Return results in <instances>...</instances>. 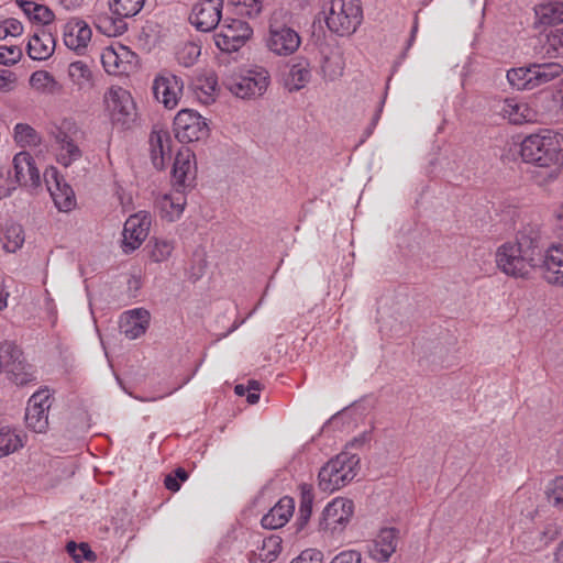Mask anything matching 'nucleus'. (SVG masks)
Masks as SVG:
<instances>
[{
  "instance_id": "2eb2a0df",
  "label": "nucleus",
  "mask_w": 563,
  "mask_h": 563,
  "mask_svg": "<svg viewBox=\"0 0 563 563\" xmlns=\"http://www.w3.org/2000/svg\"><path fill=\"white\" fill-rule=\"evenodd\" d=\"M47 189L59 211L67 212L76 205L75 194L71 187L58 174L57 169L51 167L44 174Z\"/></svg>"
},
{
  "instance_id": "c03bdc74",
  "label": "nucleus",
  "mask_w": 563,
  "mask_h": 563,
  "mask_svg": "<svg viewBox=\"0 0 563 563\" xmlns=\"http://www.w3.org/2000/svg\"><path fill=\"white\" fill-rule=\"evenodd\" d=\"M543 49L550 57L563 55V29L554 30L547 35Z\"/></svg>"
},
{
  "instance_id": "ea45409f",
  "label": "nucleus",
  "mask_w": 563,
  "mask_h": 563,
  "mask_svg": "<svg viewBox=\"0 0 563 563\" xmlns=\"http://www.w3.org/2000/svg\"><path fill=\"white\" fill-rule=\"evenodd\" d=\"M534 14L537 21L543 25L562 23L556 1L544 2L536 5Z\"/></svg>"
},
{
  "instance_id": "7c9ffc66",
  "label": "nucleus",
  "mask_w": 563,
  "mask_h": 563,
  "mask_svg": "<svg viewBox=\"0 0 563 563\" xmlns=\"http://www.w3.org/2000/svg\"><path fill=\"white\" fill-rule=\"evenodd\" d=\"M67 75L78 92L87 93L95 87V76L90 67L82 60L68 65Z\"/></svg>"
},
{
  "instance_id": "864d4df0",
  "label": "nucleus",
  "mask_w": 563,
  "mask_h": 563,
  "mask_svg": "<svg viewBox=\"0 0 563 563\" xmlns=\"http://www.w3.org/2000/svg\"><path fill=\"white\" fill-rule=\"evenodd\" d=\"M32 19L41 22L42 24H48L54 19V13L43 4H36L33 7Z\"/></svg>"
},
{
  "instance_id": "f704fd0d",
  "label": "nucleus",
  "mask_w": 563,
  "mask_h": 563,
  "mask_svg": "<svg viewBox=\"0 0 563 563\" xmlns=\"http://www.w3.org/2000/svg\"><path fill=\"white\" fill-rule=\"evenodd\" d=\"M311 78V70L307 60H299L294 64L286 79L289 91H297L303 88Z\"/></svg>"
},
{
  "instance_id": "7ed1b4c3",
  "label": "nucleus",
  "mask_w": 563,
  "mask_h": 563,
  "mask_svg": "<svg viewBox=\"0 0 563 563\" xmlns=\"http://www.w3.org/2000/svg\"><path fill=\"white\" fill-rule=\"evenodd\" d=\"M291 13L285 8L275 9L269 19L265 46L280 57L295 54L301 45L299 33L289 25Z\"/></svg>"
},
{
  "instance_id": "4d7b16f0",
  "label": "nucleus",
  "mask_w": 563,
  "mask_h": 563,
  "mask_svg": "<svg viewBox=\"0 0 563 563\" xmlns=\"http://www.w3.org/2000/svg\"><path fill=\"white\" fill-rule=\"evenodd\" d=\"M553 217L555 219L558 233L563 238V203H560L554 208Z\"/></svg>"
},
{
  "instance_id": "052dcab7",
  "label": "nucleus",
  "mask_w": 563,
  "mask_h": 563,
  "mask_svg": "<svg viewBox=\"0 0 563 563\" xmlns=\"http://www.w3.org/2000/svg\"><path fill=\"white\" fill-rule=\"evenodd\" d=\"M37 3L33 1H22L20 3L23 11L32 19L33 15V7H36Z\"/></svg>"
},
{
  "instance_id": "de8ad7c7",
  "label": "nucleus",
  "mask_w": 563,
  "mask_h": 563,
  "mask_svg": "<svg viewBox=\"0 0 563 563\" xmlns=\"http://www.w3.org/2000/svg\"><path fill=\"white\" fill-rule=\"evenodd\" d=\"M22 57V49L16 45H1L0 46V64L14 65Z\"/></svg>"
},
{
  "instance_id": "774afa93",
  "label": "nucleus",
  "mask_w": 563,
  "mask_h": 563,
  "mask_svg": "<svg viewBox=\"0 0 563 563\" xmlns=\"http://www.w3.org/2000/svg\"><path fill=\"white\" fill-rule=\"evenodd\" d=\"M234 391L239 396H244V395L247 394V386L239 384V385L235 386Z\"/></svg>"
},
{
  "instance_id": "e433bc0d",
  "label": "nucleus",
  "mask_w": 563,
  "mask_h": 563,
  "mask_svg": "<svg viewBox=\"0 0 563 563\" xmlns=\"http://www.w3.org/2000/svg\"><path fill=\"white\" fill-rule=\"evenodd\" d=\"M23 446L22 437L9 427L0 428V457L14 453Z\"/></svg>"
},
{
  "instance_id": "20e7f679",
  "label": "nucleus",
  "mask_w": 563,
  "mask_h": 563,
  "mask_svg": "<svg viewBox=\"0 0 563 563\" xmlns=\"http://www.w3.org/2000/svg\"><path fill=\"white\" fill-rule=\"evenodd\" d=\"M360 461L356 454L349 452H341L331 459L319 471V488L325 493H333L351 483L358 473Z\"/></svg>"
},
{
  "instance_id": "39448f33",
  "label": "nucleus",
  "mask_w": 563,
  "mask_h": 563,
  "mask_svg": "<svg viewBox=\"0 0 563 563\" xmlns=\"http://www.w3.org/2000/svg\"><path fill=\"white\" fill-rule=\"evenodd\" d=\"M323 14L328 29L341 36L354 33L363 16L360 0H329Z\"/></svg>"
},
{
  "instance_id": "6e6552de",
  "label": "nucleus",
  "mask_w": 563,
  "mask_h": 563,
  "mask_svg": "<svg viewBox=\"0 0 563 563\" xmlns=\"http://www.w3.org/2000/svg\"><path fill=\"white\" fill-rule=\"evenodd\" d=\"M224 85L238 98H256L267 90L269 74L264 68H254L245 74L229 78Z\"/></svg>"
},
{
  "instance_id": "bb28decb",
  "label": "nucleus",
  "mask_w": 563,
  "mask_h": 563,
  "mask_svg": "<svg viewBox=\"0 0 563 563\" xmlns=\"http://www.w3.org/2000/svg\"><path fill=\"white\" fill-rule=\"evenodd\" d=\"M397 548V531L394 528L380 530L377 538L368 549L371 558L379 562H386L395 553Z\"/></svg>"
},
{
  "instance_id": "5701e85b",
  "label": "nucleus",
  "mask_w": 563,
  "mask_h": 563,
  "mask_svg": "<svg viewBox=\"0 0 563 563\" xmlns=\"http://www.w3.org/2000/svg\"><path fill=\"white\" fill-rule=\"evenodd\" d=\"M543 278L551 285L563 286V245L550 246L542 261Z\"/></svg>"
},
{
  "instance_id": "680f3d73",
  "label": "nucleus",
  "mask_w": 563,
  "mask_h": 563,
  "mask_svg": "<svg viewBox=\"0 0 563 563\" xmlns=\"http://www.w3.org/2000/svg\"><path fill=\"white\" fill-rule=\"evenodd\" d=\"M77 554H81V559H89V556L92 554V552L89 550L87 544H80V547L77 550Z\"/></svg>"
},
{
  "instance_id": "69168bd1",
  "label": "nucleus",
  "mask_w": 563,
  "mask_h": 563,
  "mask_svg": "<svg viewBox=\"0 0 563 563\" xmlns=\"http://www.w3.org/2000/svg\"><path fill=\"white\" fill-rule=\"evenodd\" d=\"M316 1L317 0H297V3H298V7L303 10V9L312 7V4Z\"/></svg>"
},
{
  "instance_id": "79ce46f5",
  "label": "nucleus",
  "mask_w": 563,
  "mask_h": 563,
  "mask_svg": "<svg viewBox=\"0 0 563 563\" xmlns=\"http://www.w3.org/2000/svg\"><path fill=\"white\" fill-rule=\"evenodd\" d=\"M13 139L22 147L36 146L41 142L37 132L26 123H18L14 126Z\"/></svg>"
},
{
  "instance_id": "c756f323",
  "label": "nucleus",
  "mask_w": 563,
  "mask_h": 563,
  "mask_svg": "<svg viewBox=\"0 0 563 563\" xmlns=\"http://www.w3.org/2000/svg\"><path fill=\"white\" fill-rule=\"evenodd\" d=\"M55 49L53 35L44 29L37 30L27 42V54L34 60H45Z\"/></svg>"
},
{
  "instance_id": "e2e57ef3",
  "label": "nucleus",
  "mask_w": 563,
  "mask_h": 563,
  "mask_svg": "<svg viewBox=\"0 0 563 563\" xmlns=\"http://www.w3.org/2000/svg\"><path fill=\"white\" fill-rule=\"evenodd\" d=\"M246 399L251 405H254L258 401L260 395L257 391H247Z\"/></svg>"
},
{
  "instance_id": "423d86ee",
  "label": "nucleus",
  "mask_w": 563,
  "mask_h": 563,
  "mask_svg": "<svg viewBox=\"0 0 563 563\" xmlns=\"http://www.w3.org/2000/svg\"><path fill=\"white\" fill-rule=\"evenodd\" d=\"M145 0H111L109 9L113 16L100 15L97 19V29L107 36H119L126 31L124 19L136 15L143 8Z\"/></svg>"
},
{
  "instance_id": "58836bf2",
  "label": "nucleus",
  "mask_w": 563,
  "mask_h": 563,
  "mask_svg": "<svg viewBox=\"0 0 563 563\" xmlns=\"http://www.w3.org/2000/svg\"><path fill=\"white\" fill-rule=\"evenodd\" d=\"M282 551V539L278 536H271L262 541L255 554L263 563H272Z\"/></svg>"
},
{
  "instance_id": "37998d69",
  "label": "nucleus",
  "mask_w": 563,
  "mask_h": 563,
  "mask_svg": "<svg viewBox=\"0 0 563 563\" xmlns=\"http://www.w3.org/2000/svg\"><path fill=\"white\" fill-rule=\"evenodd\" d=\"M547 501L553 507L563 508V476L549 481L544 487Z\"/></svg>"
},
{
  "instance_id": "a211bd4d",
  "label": "nucleus",
  "mask_w": 563,
  "mask_h": 563,
  "mask_svg": "<svg viewBox=\"0 0 563 563\" xmlns=\"http://www.w3.org/2000/svg\"><path fill=\"white\" fill-rule=\"evenodd\" d=\"M151 218L147 213H135L125 221L123 229V251L133 252L139 249L148 235Z\"/></svg>"
},
{
  "instance_id": "8fccbe9b",
  "label": "nucleus",
  "mask_w": 563,
  "mask_h": 563,
  "mask_svg": "<svg viewBox=\"0 0 563 563\" xmlns=\"http://www.w3.org/2000/svg\"><path fill=\"white\" fill-rule=\"evenodd\" d=\"M240 12L249 16H257L263 9V0H236Z\"/></svg>"
},
{
  "instance_id": "a878e982",
  "label": "nucleus",
  "mask_w": 563,
  "mask_h": 563,
  "mask_svg": "<svg viewBox=\"0 0 563 563\" xmlns=\"http://www.w3.org/2000/svg\"><path fill=\"white\" fill-rule=\"evenodd\" d=\"M195 154L188 147H181L174 162L173 180L178 186H186L195 179Z\"/></svg>"
},
{
  "instance_id": "5fc2aeb1",
  "label": "nucleus",
  "mask_w": 563,
  "mask_h": 563,
  "mask_svg": "<svg viewBox=\"0 0 563 563\" xmlns=\"http://www.w3.org/2000/svg\"><path fill=\"white\" fill-rule=\"evenodd\" d=\"M291 563H322V553L314 549H308L302 551Z\"/></svg>"
},
{
  "instance_id": "6e6d98bb",
  "label": "nucleus",
  "mask_w": 563,
  "mask_h": 563,
  "mask_svg": "<svg viewBox=\"0 0 563 563\" xmlns=\"http://www.w3.org/2000/svg\"><path fill=\"white\" fill-rule=\"evenodd\" d=\"M330 563H361V554L356 551H344L338 554Z\"/></svg>"
},
{
  "instance_id": "1a4fd4ad",
  "label": "nucleus",
  "mask_w": 563,
  "mask_h": 563,
  "mask_svg": "<svg viewBox=\"0 0 563 563\" xmlns=\"http://www.w3.org/2000/svg\"><path fill=\"white\" fill-rule=\"evenodd\" d=\"M354 514V504L351 499L336 497L329 503L319 519V530L330 536L342 533Z\"/></svg>"
},
{
  "instance_id": "cd10ccee",
  "label": "nucleus",
  "mask_w": 563,
  "mask_h": 563,
  "mask_svg": "<svg viewBox=\"0 0 563 563\" xmlns=\"http://www.w3.org/2000/svg\"><path fill=\"white\" fill-rule=\"evenodd\" d=\"M186 203V197L181 191L165 194L156 200V207L162 219L168 222H174L181 217Z\"/></svg>"
},
{
  "instance_id": "bf43d9fd",
  "label": "nucleus",
  "mask_w": 563,
  "mask_h": 563,
  "mask_svg": "<svg viewBox=\"0 0 563 563\" xmlns=\"http://www.w3.org/2000/svg\"><path fill=\"white\" fill-rule=\"evenodd\" d=\"M79 547H77V544L75 542H69L67 544V551L69 552V554L73 555L74 560L76 562H80L81 561V554H77V550H78Z\"/></svg>"
},
{
  "instance_id": "4be33fe9",
  "label": "nucleus",
  "mask_w": 563,
  "mask_h": 563,
  "mask_svg": "<svg viewBox=\"0 0 563 563\" xmlns=\"http://www.w3.org/2000/svg\"><path fill=\"white\" fill-rule=\"evenodd\" d=\"M63 36L68 48L82 54L91 41L92 31L85 21L70 20L65 24Z\"/></svg>"
},
{
  "instance_id": "72a5a7b5",
  "label": "nucleus",
  "mask_w": 563,
  "mask_h": 563,
  "mask_svg": "<svg viewBox=\"0 0 563 563\" xmlns=\"http://www.w3.org/2000/svg\"><path fill=\"white\" fill-rule=\"evenodd\" d=\"M533 88L542 86L560 77L563 66L559 63H543L531 65Z\"/></svg>"
},
{
  "instance_id": "49530a36",
  "label": "nucleus",
  "mask_w": 563,
  "mask_h": 563,
  "mask_svg": "<svg viewBox=\"0 0 563 563\" xmlns=\"http://www.w3.org/2000/svg\"><path fill=\"white\" fill-rule=\"evenodd\" d=\"M16 186V181L11 177L10 169L0 166V199L11 196Z\"/></svg>"
},
{
  "instance_id": "338daca9",
  "label": "nucleus",
  "mask_w": 563,
  "mask_h": 563,
  "mask_svg": "<svg viewBox=\"0 0 563 563\" xmlns=\"http://www.w3.org/2000/svg\"><path fill=\"white\" fill-rule=\"evenodd\" d=\"M261 389V384L256 380H250L247 385V391H258Z\"/></svg>"
},
{
  "instance_id": "9d476101",
  "label": "nucleus",
  "mask_w": 563,
  "mask_h": 563,
  "mask_svg": "<svg viewBox=\"0 0 563 563\" xmlns=\"http://www.w3.org/2000/svg\"><path fill=\"white\" fill-rule=\"evenodd\" d=\"M174 131L179 142L190 143L203 140L209 134L206 119L190 109L180 110L174 119Z\"/></svg>"
},
{
  "instance_id": "dca6fc26",
  "label": "nucleus",
  "mask_w": 563,
  "mask_h": 563,
  "mask_svg": "<svg viewBox=\"0 0 563 563\" xmlns=\"http://www.w3.org/2000/svg\"><path fill=\"white\" fill-rule=\"evenodd\" d=\"M183 88V80L170 73L158 75L153 82V92L156 100L167 109H174L178 104Z\"/></svg>"
},
{
  "instance_id": "c85d7f7f",
  "label": "nucleus",
  "mask_w": 563,
  "mask_h": 563,
  "mask_svg": "<svg viewBox=\"0 0 563 563\" xmlns=\"http://www.w3.org/2000/svg\"><path fill=\"white\" fill-rule=\"evenodd\" d=\"M294 510V499L285 496L262 518V526L266 529L282 528L288 522Z\"/></svg>"
},
{
  "instance_id": "393cba45",
  "label": "nucleus",
  "mask_w": 563,
  "mask_h": 563,
  "mask_svg": "<svg viewBox=\"0 0 563 563\" xmlns=\"http://www.w3.org/2000/svg\"><path fill=\"white\" fill-rule=\"evenodd\" d=\"M500 114L504 119H507L514 124H522L538 120V112L528 102L516 98L504 100Z\"/></svg>"
},
{
  "instance_id": "c9c22d12",
  "label": "nucleus",
  "mask_w": 563,
  "mask_h": 563,
  "mask_svg": "<svg viewBox=\"0 0 563 563\" xmlns=\"http://www.w3.org/2000/svg\"><path fill=\"white\" fill-rule=\"evenodd\" d=\"M24 231L20 224H8L2 234V244L5 252L14 253L23 246Z\"/></svg>"
},
{
  "instance_id": "6ab92c4d",
  "label": "nucleus",
  "mask_w": 563,
  "mask_h": 563,
  "mask_svg": "<svg viewBox=\"0 0 563 563\" xmlns=\"http://www.w3.org/2000/svg\"><path fill=\"white\" fill-rule=\"evenodd\" d=\"M75 128L71 122H63L55 133V143L57 145V161L65 167L78 161L81 157V151L74 142L68 132Z\"/></svg>"
},
{
  "instance_id": "603ef678",
  "label": "nucleus",
  "mask_w": 563,
  "mask_h": 563,
  "mask_svg": "<svg viewBox=\"0 0 563 563\" xmlns=\"http://www.w3.org/2000/svg\"><path fill=\"white\" fill-rule=\"evenodd\" d=\"M322 71L325 77L333 80L342 74V67L338 60L325 58L322 65Z\"/></svg>"
},
{
  "instance_id": "0eeeda50",
  "label": "nucleus",
  "mask_w": 563,
  "mask_h": 563,
  "mask_svg": "<svg viewBox=\"0 0 563 563\" xmlns=\"http://www.w3.org/2000/svg\"><path fill=\"white\" fill-rule=\"evenodd\" d=\"M1 372L15 385H26L35 379L32 366L26 362L22 350L13 342L1 344Z\"/></svg>"
},
{
  "instance_id": "13d9d810",
  "label": "nucleus",
  "mask_w": 563,
  "mask_h": 563,
  "mask_svg": "<svg viewBox=\"0 0 563 563\" xmlns=\"http://www.w3.org/2000/svg\"><path fill=\"white\" fill-rule=\"evenodd\" d=\"M165 487L172 492H177L180 488L179 481L173 474H168L164 481Z\"/></svg>"
},
{
  "instance_id": "9b49d317",
  "label": "nucleus",
  "mask_w": 563,
  "mask_h": 563,
  "mask_svg": "<svg viewBox=\"0 0 563 563\" xmlns=\"http://www.w3.org/2000/svg\"><path fill=\"white\" fill-rule=\"evenodd\" d=\"M250 24L240 19H227L214 35L216 45L224 52H235L252 36Z\"/></svg>"
},
{
  "instance_id": "3c124183",
  "label": "nucleus",
  "mask_w": 563,
  "mask_h": 563,
  "mask_svg": "<svg viewBox=\"0 0 563 563\" xmlns=\"http://www.w3.org/2000/svg\"><path fill=\"white\" fill-rule=\"evenodd\" d=\"M16 85V76L13 71L0 69V92H9Z\"/></svg>"
},
{
  "instance_id": "2f4dec72",
  "label": "nucleus",
  "mask_w": 563,
  "mask_h": 563,
  "mask_svg": "<svg viewBox=\"0 0 563 563\" xmlns=\"http://www.w3.org/2000/svg\"><path fill=\"white\" fill-rule=\"evenodd\" d=\"M196 98L203 104L216 101L218 96V80L214 75H205L196 79L194 86Z\"/></svg>"
},
{
  "instance_id": "aec40b11",
  "label": "nucleus",
  "mask_w": 563,
  "mask_h": 563,
  "mask_svg": "<svg viewBox=\"0 0 563 563\" xmlns=\"http://www.w3.org/2000/svg\"><path fill=\"white\" fill-rule=\"evenodd\" d=\"M150 154L156 169H163L170 158L172 137L167 130L154 128L150 135Z\"/></svg>"
},
{
  "instance_id": "0e129e2a",
  "label": "nucleus",
  "mask_w": 563,
  "mask_h": 563,
  "mask_svg": "<svg viewBox=\"0 0 563 563\" xmlns=\"http://www.w3.org/2000/svg\"><path fill=\"white\" fill-rule=\"evenodd\" d=\"M175 476L177 477L178 481L180 482H185L187 478H188V474L187 472L181 468V467H178L176 471H175Z\"/></svg>"
},
{
  "instance_id": "ddd939ff",
  "label": "nucleus",
  "mask_w": 563,
  "mask_h": 563,
  "mask_svg": "<svg viewBox=\"0 0 563 563\" xmlns=\"http://www.w3.org/2000/svg\"><path fill=\"white\" fill-rule=\"evenodd\" d=\"M52 406V398L48 390L34 393L27 401L25 422L29 429L34 432H45L48 427V410Z\"/></svg>"
},
{
  "instance_id": "f8f14e48",
  "label": "nucleus",
  "mask_w": 563,
  "mask_h": 563,
  "mask_svg": "<svg viewBox=\"0 0 563 563\" xmlns=\"http://www.w3.org/2000/svg\"><path fill=\"white\" fill-rule=\"evenodd\" d=\"M103 102L113 122L125 124L133 120L135 103L126 89L120 86H111L104 92Z\"/></svg>"
},
{
  "instance_id": "4c0bfd02",
  "label": "nucleus",
  "mask_w": 563,
  "mask_h": 563,
  "mask_svg": "<svg viewBox=\"0 0 563 563\" xmlns=\"http://www.w3.org/2000/svg\"><path fill=\"white\" fill-rule=\"evenodd\" d=\"M507 80L517 90L534 89L531 65L529 67H519L508 70Z\"/></svg>"
},
{
  "instance_id": "412c9836",
  "label": "nucleus",
  "mask_w": 563,
  "mask_h": 563,
  "mask_svg": "<svg viewBox=\"0 0 563 563\" xmlns=\"http://www.w3.org/2000/svg\"><path fill=\"white\" fill-rule=\"evenodd\" d=\"M14 180L18 185L36 188L41 184V175L32 156L26 152H20L13 157Z\"/></svg>"
},
{
  "instance_id": "4468645a",
  "label": "nucleus",
  "mask_w": 563,
  "mask_h": 563,
  "mask_svg": "<svg viewBox=\"0 0 563 563\" xmlns=\"http://www.w3.org/2000/svg\"><path fill=\"white\" fill-rule=\"evenodd\" d=\"M223 0H199L192 5L189 21L199 31L209 32L221 20Z\"/></svg>"
},
{
  "instance_id": "f257e3e1",
  "label": "nucleus",
  "mask_w": 563,
  "mask_h": 563,
  "mask_svg": "<svg viewBox=\"0 0 563 563\" xmlns=\"http://www.w3.org/2000/svg\"><path fill=\"white\" fill-rule=\"evenodd\" d=\"M540 239L521 232L515 242H506L497 249V267L511 277H527L537 265Z\"/></svg>"
},
{
  "instance_id": "a18cd8bd",
  "label": "nucleus",
  "mask_w": 563,
  "mask_h": 563,
  "mask_svg": "<svg viewBox=\"0 0 563 563\" xmlns=\"http://www.w3.org/2000/svg\"><path fill=\"white\" fill-rule=\"evenodd\" d=\"M174 251V244L166 240H156L152 250L151 258L154 262H164L168 260Z\"/></svg>"
},
{
  "instance_id": "09e8293b",
  "label": "nucleus",
  "mask_w": 563,
  "mask_h": 563,
  "mask_svg": "<svg viewBox=\"0 0 563 563\" xmlns=\"http://www.w3.org/2000/svg\"><path fill=\"white\" fill-rule=\"evenodd\" d=\"M22 32V23L16 19H7L0 25V38H4L7 36H19Z\"/></svg>"
},
{
  "instance_id": "f03ea898",
  "label": "nucleus",
  "mask_w": 563,
  "mask_h": 563,
  "mask_svg": "<svg viewBox=\"0 0 563 563\" xmlns=\"http://www.w3.org/2000/svg\"><path fill=\"white\" fill-rule=\"evenodd\" d=\"M520 154L526 163L539 167L558 169L563 163L560 137L551 131L527 136L521 143Z\"/></svg>"
},
{
  "instance_id": "a19ab883",
  "label": "nucleus",
  "mask_w": 563,
  "mask_h": 563,
  "mask_svg": "<svg viewBox=\"0 0 563 563\" xmlns=\"http://www.w3.org/2000/svg\"><path fill=\"white\" fill-rule=\"evenodd\" d=\"M301 500L298 510L297 525L302 529L309 521L312 514L313 494L309 485L300 486Z\"/></svg>"
},
{
  "instance_id": "473e14b6",
  "label": "nucleus",
  "mask_w": 563,
  "mask_h": 563,
  "mask_svg": "<svg viewBox=\"0 0 563 563\" xmlns=\"http://www.w3.org/2000/svg\"><path fill=\"white\" fill-rule=\"evenodd\" d=\"M31 88L42 95L57 93L62 86L52 74L46 70L34 71L29 79Z\"/></svg>"
},
{
  "instance_id": "b1692460",
  "label": "nucleus",
  "mask_w": 563,
  "mask_h": 563,
  "mask_svg": "<svg viewBox=\"0 0 563 563\" xmlns=\"http://www.w3.org/2000/svg\"><path fill=\"white\" fill-rule=\"evenodd\" d=\"M150 318V312L143 308L129 310L120 319V330L129 340H135L146 332Z\"/></svg>"
},
{
  "instance_id": "f3484780",
  "label": "nucleus",
  "mask_w": 563,
  "mask_h": 563,
  "mask_svg": "<svg viewBox=\"0 0 563 563\" xmlns=\"http://www.w3.org/2000/svg\"><path fill=\"white\" fill-rule=\"evenodd\" d=\"M136 55L126 46H109L101 53V63L104 70L111 75L128 74L134 66Z\"/></svg>"
}]
</instances>
